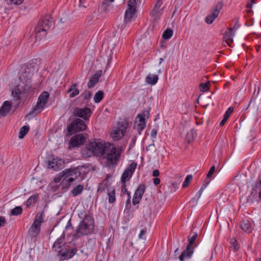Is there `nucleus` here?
Returning <instances> with one entry per match:
<instances>
[{
    "label": "nucleus",
    "instance_id": "a19ab883",
    "mask_svg": "<svg viewBox=\"0 0 261 261\" xmlns=\"http://www.w3.org/2000/svg\"><path fill=\"white\" fill-rule=\"evenodd\" d=\"M21 92V91L20 90V89L19 88V87L16 86L15 87L14 90H13L12 92V94L14 97L16 98L17 99H19L20 98V95Z\"/></svg>",
    "mask_w": 261,
    "mask_h": 261
},
{
    "label": "nucleus",
    "instance_id": "864d4df0",
    "mask_svg": "<svg viewBox=\"0 0 261 261\" xmlns=\"http://www.w3.org/2000/svg\"><path fill=\"white\" fill-rule=\"evenodd\" d=\"M80 93L79 90L76 88V87L75 88V89H73V91L69 94V97L70 98H73L77 95Z\"/></svg>",
    "mask_w": 261,
    "mask_h": 261
},
{
    "label": "nucleus",
    "instance_id": "13d9d810",
    "mask_svg": "<svg viewBox=\"0 0 261 261\" xmlns=\"http://www.w3.org/2000/svg\"><path fill=\"white\" fill-rule=\"evenodd\" d=\"M6 223V219L4 217L0 216V227H3Z\"/></svg>",
    "mask_w": 261,
    "mask_h": 261
},
{
    "label": "nucleus",
    "instance_id": "49530a36",
    "mask_svg": "<svg viewBox=\"0 0 261 261\" xmlns=\"http://www.w3.org/2000/svg\"><path fill=\"white\" fill-rule=\"evenodd\" d=\"M137 167V163L135 162L132 163L125 169L127 171L129 172L131 174H133Z\"/></svg>",
    "mask_w": 261,
    "mask_h": 261
},
{
    "label": "nucleus",
    "instance_id": "dca6fc26",
    "mask_svg": "<svg viewBox=\"0 0 261 261\" xmlns=\"http://www.w3.org/2000/svg\"><path fill=\"white\" fill-rule=\"evenodd\" d=\"M41 226L33 223L30 228L28 233L32 238H36L40 233Z\"/></svg>",
    "mask_w": 261,
    "mask_h": 261
},
{
    "label": "nucleus",
    "instance_id": "cd10ccee",
    "mask_svg": "<svg viewBox=\"0 0 261 261\" xmlns=\"http://www.w3.org/2000/svg\"><path fill=\"white\" fill-rule=\"evenodd\" d=\"M29 130V127L27 125H24L20 128L18 135L19 139H21L24 138L25 135L28 133Z\"/></svg>",
    "mask_w": 261,
    "mask_h": 261
},
{
    "label": "nucleus",
    "instance_id": "b1692460",
    "mask_svg": "<svg viewBox=\"0 0 261 261\" xmlns=\"http://www.w3.org/2000/svg\"><path fill=\"white\" fill-rule=\"evenodd\" d=\"M84 188L83 185L79 184L74 187L71 191V193L73 197H76L81 194Z\"/></svg>",
    "mask_w": 261,
    "mask_h": 261
},
{
    "label": "nucleus",
    "instance_id": "a18cd8bd",
    "mask_svg": "<svg viewBox=\"0 0 261 261\" xmlns=\"http://www.w3.org/2000/svg\"><path fill=\"white\" fill-rule=\"evenodd\" d=\"M108 187V184L107 183H104V182L100 184L98 187L97 192L102 193L107 189Z\"/></svg>",
    "mask_w": 261,
    "mask_h": 261
},
{
    "label": "nucleus",
    "instance_id": "a878e982",
    "mask_svg": "<svg viewBox=\"0 0 261 261\" xmlns=\"http://www.w3.org/2000/svg\"><path fill=\"white\" fill-rule=\"evenodd\" d=\"M21 83L23 85L21 86V90L22 92L27 93H28L32 87V82L31 81H27L26 82H21Z\"/></svg>",
    "mask_w": 261,
    "mask_h": 261
},
{
    "label": "nucleus",
    "instance_id": "20e7f679",
    "mask_svg": "<svg viewBox=\"0 0 261 261\" xmlns=\"http://www.w3.org/2000/svg\"><path fill=\"white\" fill-rule=\"evenodd\" d=\"M49 94L48 92H43L39 96L37 104L32 108V110L29 113L28 116H35L38 113H40L44 106L47 103V100L49 97Z\"/></svg>",
    "mask_w": 261,
    "mask_h": 261
},
{
    "label": "nucleus",
    "instance_id": "4be33fe9",
    "mask_svg": "<svg viewBox=\"0 0 261 261\" xmlns=\"http://www.w3.org/2000/svg\"><path fill=\"white\" fill-rule=\"evenodd\" d=\"M164 7L162 8H153V10L150 12V15L153 18V21H156L160 18V16L163 12Z\"/></svg>",
    "mask_w": 261,
    "mask_h": 261
},
{
    "label": "nucleus",
    "instance_id": "3c124183",
    "mask_svg": "<svg viewBox=\"0 0 261 261\" xmlns=\"http://www.w3.org/2000/svg\"><path fill=\"white\" fill-rule=\"evenodd\" d=\"M136 0H129L127 2L128 8L136 9Z\"/></svg>",
    "mask_w": 261,
    "mask_h": 261
},
{
    "label": "nucleus",
    "instance_id": "c03bdc74",
    "mask_svg": "<svg viewBox=\"0 0 261 261\" xmlns=\"http://www.w3.org/2000/svg\"><path fill=\"white\" fill-rule=\"evenodd\" d=\"M192 178H193V176L192 175H188L186 176V177L182 184V187L186 188L187 187H188L189 184H190V182L192 180Z\"/></svg>",
    "mask_w": 261,
    "mask_h": 261
},
{
    "label": "nucleus",
    "instance_id": "5701e85b",
    "mask_svg": "<svg viewBox=\"0 0 261 261\" xmlns=\"http://www.w3.org/2000/svg\"><path fill=\"white\" fill-rule=\"evenodd\" d=\"M233 110H234V109L232 107H229L227 110V111L225 112V113L224 115L223 119L222 120V121H221V122L220 123V125L221 126H222L225 124V123L227 121V119L229 117L230 115L233 112Z\"/></svg>",
    "mask_w": 261,
    "mask_h": 261
},
{
    "label": "nucleus",
    "instance_id": "6ab92c4d",
    "mask_svg": "<svg viewBox=\"0 0 261 261\" xmlns=\"http://www.w3.org/2000/svg\"><path fill=\"white\" fill-rule=\"evenodd\" d=\"M11 104L9 101H5L0 108V115L5 116L10 111Z\"/></svg>",
    "mask_w": 261,
    "mask_h": 261
},
{
    "label": "nucleus",
    "instance_id": "f257e3e1",
    "mask_svg": "<svg viewBox=\"0 0 261 261\" xmlns=\"http://www.w3.org/2000/svg\"><path fill=\"white\" fill-rule=\"evenodd\" d=\"M86 148L96 156L106 159V166L109 168L117 165L121 153V150L117 148L114 144L100 140L89 142L86 145Z\"/></svg>",
    "mask_w": 261,
    "mask_h": 261
},
{
    "label": "nucleus",
    "instance_id": "c9c22d12",
    "mask_svg": "<svg viewBox=\"0 0 261 261\" xmlns=\"http://www.w3.org/2000/svg\"><path fill=\"white\" fill-rule=\"evenodd\" d=\"M65 238V233L64 231L63 234L61 236L60 238H58L57 241L54 243L53 245V247H57L58 248H61V244L63 243V240Z\"/></svg>",
    "mask_w": 261,
    "mask_h": 261
},
{
    "label": "nucleus",
    "instance_id": "69168bd1",
    "mask_svg": "<svg viewBox=\"0 0 261 261\" xmlns=\"http://www.w3.org/2000/svg\"><path fill=\"white\" fill-rule=\"evenodd\" d=\"M23 0H11V2L12 3L15 4V5H20L22 2Z\"/></svg>",
    "mask_w": 261,
    "mask_h": 261
},
{
    "label": "nucleus",
    "instance_id": "5fc2aeb1",
    "mask_svg": "<svg viewBox=\"0 0 261 261\" xmlns=\"http://www.w3.org/2000/svg\"><path fill=\"white\" fill-rule=\"evenodd\" d=\"M215 171V166H213L211 168L210 170H209V171L207 174L206 178H210L213 175V174H214Z\"/></svg>",
    "mask_w": 261,
    "mask_h": 261
},
{
    "label": "nucleus",
    "instance_id": "7ed1b4c3",
    "mask_svg": "<svg viewBox=\"0 0 261 261\" xmlns=\"http://www.w3.org/2000/svg\"><path fill=\"white\" fill-rule=\"evenodd\" d=\"M51 24L52 21L50 19L49 16H46L37 23L35 29L36 40H41L45 37L47 31L49 29Z\"/></svg>",
    "mask_w": 261,
    "mask_h": 261
},
{
    "label": "nucleus",
    "instance_id": "0eeeda50",
    "mask_svg": "<svg viewBox=\"0 0 261 261\" xmlns=\"http://www.w3.org/2000/svg\"><path fill=\"white\" fill-rule=\"evenodd\" d=\"M223 4L221 2H218L212 10V13L205 18V22L207 24H211L218 16L220 10L222 9Z\"/></svg>",
    "mask_w": 261,
    "mask_h": 261
},
{
    "label": "nucleus",
    "instance_id": "f704fd0d",
    "mask_svg": "<svg viewBox=\"0 0 261 261\" xmlns=\"http://www.w3.org/2000/svg\"><path fill=\"white\" fill-rule=\"evenodd\" d=\"M173 35V31L172 29L169 28L167 29L164 32L162 35V37L163 39L168 40L171 38Z\"/></svg>",
    "mask_w": 261,
    "mask_h": 261
},
{
    "label": "nucleus",
    "instance_id": "bf43d9fd",
    "mask_svg": "<svg viewBox=\"0 0 261 261\" xmlns=\"http://www.w3.org/2000/svg\"><path fill=\"white\" fill-rule=\"evenodd\" d=\"M158 130L156 129H152L151 131L150 135L153 138H155L157 135Z\"/></svg>",
    "mask_w": 261,
    "mask_h": 261
},
{
    "label": "nucleus",
    "instance_id": "37998d69",
    "mask_svg": "<svg viewBox=\"0 0 261 261\" xmlns=\"http://www.w3.org/2000/svg\"><path fill=\"white\" fill-rule=\"evenodd\" d=\"M81 96H83L84 100H86V102H88L91 97L92 93L89 91L85 90L82 94Z\"/></svg>",
    "mask_w": 261,
    "mask_h": 261
},
{
    "label": "nucleus",
    "instance_id": "8fccbe9b",
    "mask_svg": "<svg viewBox=\"0 0 261 261\" xmlns=\"http://www.w3.org/2000/svg\"><path fill=\"white\" fill-rule=\"evenodd\" d=\"M210 180L208 181H205V183L203 184L202 187H201L200 189L198 192V198H199L200 195H201L202 192L203 191L204 189L206 188L207 185L209 184Z\"/></svg>",
    "mask_w": 261,
    "mask_h": 261
},
{
    "label": "nucleus",
    "instance_id": "6e6d98bb",
    "mask_svg": "<svg viewBox=\"0 0 261 261\" xmlns=\"http://www.w3.org/2000/svg\"><path fill=\"white\" fill-rule=\"evenodd\" d=\"M78 86V84L77 83H73L71 85L70 88L67 90V92L68 93H71L73 89H75V87H76Z\"/></svg>",
    "mask_w": 261,
    "mask_h": 261
},
{
    "label": "nucleus",
    "instance_id": "338daca9",
    "mask_svg": "<svg viewBox=\"0 0 261 261\" xmlns=\"http://www.w3.org/2000/svg\"><path fill=\"white\" fill-rule=\"evenodd\" d=\"M160 175V171L159 170H154L152 172V176L154 177H158Z\"/></svg>",
    "mask_w": 261,
    "mask_h": 261
},
{
    "label": "nucleus",
    "instance_id": "423d86ee",
    "mask_svg": "<svg viewBox=\"0 0 261 261\" xmlns=\"http://www.w3.org/2000/svg\"><path fill=\"white\" fill-rule=\"evenodd\" d=\"M86 141V137L81 134H76L72 136L68 143L69 150H72L74 148L79 147L83 145Z\"/></svg>",
    "mask_w": 261,
    "mask_h": 261
},
{
    "label": "nucleus",
    "instance_id": "ddd939ff",
    "mask_svg": "<svg viewBox=\"0 0 261 261\" xmlns=\"http://www.w3.org/2000/svg\"><path fill=\"white\" fill-rule=\"evenodd\" d=\"M77 249L76 248L66 250H63L59 251V254L63 259H68L71 258L77 252Z\"/></svg>",
    "mask_w": 261,
    "mask_h": 261
},
{
    "label": "nucleus",
    "instance_id": "72a5a7b5",
    "mask_svg": "<svg viewBox=\"0 0 261 261\" xmlns=\"http://www.w3.org/2000/svg\"><path fill=\"white\" fill-rule=\"evenodd\" d=\"M103 92L102 91L99 90L97 92L94 96V100L95 102H100L103 97Z\"/></svg>",
    "mask_w": 261,
    "mask_h": 261
},
{
    "label": "nucleus",
    "instance_id": "de8ad7c7",
    "mask_svg": "<svg viewBox=\"0 0 261 261\" xmlns=\"http://www.w3.org/2000/svg\"><path fill=\"white\" fill-rule=\"evenodd\" d=\"M230 247L233 249L234 250H238L239 249V246L238 244V242L235 239H231L230 241Z\"/></svg>",
    "mask_w": 261,
    "mask_h": 261
},
{
    "label": "nucleus",
    "instance_id": "c85d7f7f",
    "mask_svg": "<svg viewBox=\"0 0 261 261\" xmlns=\"http://www.w3.org/2000/svg\"><path fill=\"white\" fill-rule=\"evenodd\" d=\"M139 121L140 123L137 125V129L139 134H140L141 132L145 128L146 122V120L142 117L139 119Z\"/></svg>",
    "mask_w": 261,
    "mask_h": 261
},
{
    "label": "nucleus",
    "instance_id": "6e6552de",
    "mask_svg": "<svg viewBox=\"0 0 261 261\" xmlns=\"http://www.w3.org/2000/svg\"><path fill=\"white\" fill-rule=\"evenodd\" d=\"M261 190V171L259 172L258 177L253 186L252 192L248 198V201L253 202L255 199L257 198V191Z\"/></svg>",
    "mask_w": 261,
    "mask_h": 261
},
{
    "label": "nucleus",
    "instance_id": "4c0bfd02",
    "mask_svg": "<svg viewBox=\"0 0 261 261\" xmlns=\"http://www.w3.org/2000/svg\"><path fill=\"white\" fill-rule=\"evenodd\" d=\"M22 212V208L21 206H18L14 207L11 211V214L12 216H18Z\"/></svg>",
    "mask_w": 261,
    "mask_h": 261
},
{
    "label": "nucleus",
    "instance_id": "412c9836",
    "mask_svg": "<svg viewBox=\"0 0 261 261\" xmlns=\"http://www.w3.org/2000/svg\"><path fill=\"white\" fill-rule=\"evenodd\" d=\"M135 13L136 9L127 8L125 13L124 21L126 23L130 22Z\"/></svg>",
    "mask_w": 261,
    "mask_h": 261
},
{
    "label": "nucleus",
    "instance_id": "7c9ffc66",
    "mask_svg": "<svg viewBox=\"0 0 261 261\" xmlns=\"http://www.w3.org/2000/svg\"><path fill=\"white\" fill-rule=\"evenodd\" d=\"M241 226L244 231H249L251 225L248 220H243L241 222Z\"/></svg>",
    "mask_w": 261,
    "mask_h": 261
},
{
    "label": "nucleus",
    "instance_id": "e433bc0d",
    "mask_svg": "<svg viewBox=\"0 0 261 261\" xmlns=\"http://www.w3.org/2000/svg\"><path fill=\"white\" fill-rule=\"evenodd\" d=\"M195 130L193 129L190 130L187 133L186 139L188 143L191 142L194 138Z\"/></svg>",
    "mask_w": 261,
    "mask_h": 261
},
{
    "label": "nucleus",
    "instance_id": "603ef678",
    "mask_svg": "<svg viewBox=\"0 0 261 261\" xmlns=\"http://www.w3.org/2000/svg\"><path fill=\"white\" fill-rule=\"evenodd\" d=\"M120 132H117V129L115 130L112 134V138L114 140H118L120 139L121 138H118V137L120 135Z\"/></svg>",
    "mask_w": 261,
    "mask_h": 261
},
{
    "label": "nucleus",
    "instance_id": "f8f14e48",
    "mask_svg": "<svg viewBox=\"0 0 261 261\" xmlns=\"http://www.w3.org/2000/svg\"><path fill=\"white\" fill-rule=\"evenodd\" d=\"M102 71L101 70H99L91 77L88 83L87 86L89 88L91 89L94 87V86L98 82L99 79L102 75Z\"/></svg>",
    "mask_w": 261,
    "mask_h": 261
},
{
    "label": "nucleus",
    "instance_id": "79ce46f5",
    "mask_svg": "<svg viewBox=\"0 0 261 261\" xmlns=\"http://www.w3.org/2000/svg\"><path fill=\"white\" fill-rule=\"evenodd\" d=\"M114 0H104L102 3V7L105 11L109 10L110 7L111 6V4L114 2Z\"/></svg>",
    "mask_w": 261,
    "mask_h": 261
},
{
    "label": "nucleus",
    "instance_id": "58836bf2",
    "mask_svg": "<svg viewBox=\"0 0 261 261\" xmlns=\"http://www.w3.org/2000/svg\"><path fill=\"white\" fill-rule=\"evenodd\" d=\"M108 196H109V202L110 203H114L115 200V191L114 189H113L112 191H108Z\"/></svg>",
    "mask_w": 261,
    "mask_h": 261
},
{
    "label": "nucleus",
    "instance_id": "a211bd4d",
    "mask_svg": "<svg viewBox=\"0 0 261 261\" xmlns=\"http://www.w3.org/2000/svg\"><path fill=\"white\" fill-rule=\"evenodd\" d=\"M128 122L126 121L119 123L117 132H120V135L118 138H122L124 136L126 129L128 127Z\"/></svg>",
    "mask_w": 261,
    "mask_h": 261
},
{
    "label": "nucleus",
    "instance_id": "4d7b16f0",
    "mask_svg": "<svg viewBox=\"0 0 261 261\" xmlns=\"http://www.w3.org/2000/svg\"><path fill=\"white\" fill-rule=\"evenodd\" d=\"M254 3H252L251 1H250L249 3H248L247 5H246V7L247 8H248V9L247 10V13H251L252 11V10L251 9L252 7V5L253 4H254Z\"/></svg>",
    "mask_w": 261,
    "mask_h": 261
},
{
    "label": "nucleus",
    "instance_id": "2f4dec72",
    "mask_svg": "<svg viewBox=\"0 0 261 261\" xmlns=\"http://www.w3.org/2000/svg\"><path fill=\"white\" fill-rule=\"evenodd\" d=\"M132 174L127 170H125L121 177L122 183L126 182L132 177Z\"/></svg>",
    "mask_w": 261,
    "mask_h": 261
},
{
    "label": "nucleus",
    "instance_id": "e2e57ef3",
    "mask_svg": "<svg viewBox=\"0 0 261 261\" xmlns=\"http://www.w3.org/2000/svg\"><path fill=\"white\" fill-rule=\"evenodd\" d=\"M162 4H163L162 0H158L155 4L154 8H160Z\"/></svg>",
    "mask_w": 261,
    "mask_h": 261
},
{
    "label": "nucleus",
    "instance_id": "1a4fd4ad",
    "mask_svg": "<svg viewBox=\"0 0 261 261\" xmlns=\"http://www.w3.org/2000/svg\"><path fill=\"white\" fill-rule=\"evenodd\" d=\"M73 113L75 116L82 118L85 120H87L91 116L92 111L89 108L86 107L84 108H76L74 110Z\"/></svg>",
    "mask_w": 261,
    "mask_h": 261
},
{
    "label": "nucleus",
    "instance_id": "9d476101",
    "mask_svg": "<svg viewBox=\"0 0 261 261\" xmlns=\"http://www.w3.org/2000/svg\"><path fill=\"white\" fill-rule=\"evenodd\" d=\"M64 160L57 156L53 157L51 161L48 162V166L55 171H58L63 168Z\"/></svg>",
    "mask_w": 261,
    "mask_h": 261
},
{
    "label": "nucleus",
    "instance_id": "052dcab7",
    "mask_svg": "<svg viewBox=\"0 0 261 261\" xmlns=\"http://www.w3.org/2000/svg\"><path fill=\"white\" fill-rule=\"evenodd\" d=\"M136 140H137L136 137H134L132 139V141L129 144V149H131L132 147H133L134 146L136 141Z\"/></svg>",
    "mask_w": 261,
    "mask_h": 261
},
{
    "label": "nucleus",
    "instance_id": "f3484780",
    "mask_svg": "<svg viewBox=\"0 0 261 261\" xmlns=\"http://www.w3.org/2000/svg\"><path fill=\"white\" fill-rule=\"evenodd\" d=\"M193 253V248L187 245L186 249L183 251L179 257L180 261H184L186 257L190 258Z\"/></svg>",
    "mask_w": 261,
    "mask_h": 261
},
{
    "label": "nucleus",
    "instance_id": "393cba45",
    "mask_svg": "<svg viewBox=\"0 0 261 261\" xmlns=\"http://www.w3.org/2000/svg\"><path fill=\"white\" fill-rule=\"evenodd\" d=\"M43 212H39L37 213L35 216L34 221L33 223L41 226V223L44 221L43 219Z\"/></svg>",
    "mask_w": 261,
    "mask_h": 261
},
{
    "label": "nucleus",
    "instance_id": "2eb2a0df",
    "mask_svg": "<svg viewBox=\"0 0 261 261\" xmlns=\"http://www.w3.org/2000/svg\"><path fill=\"white\" fill-rule=\"evenodd\" d=\"M33 75V73L30 71L29 67H25L24 70L21 71L19 76V80L20 82H26L31 81V79Z\"/></svg>",
    "mask_w": 261,
    "mask_h": 261
},
{
    "label": "nucleus",
    "instance_id": "0e129e2a",
    "mask_svg": "<svg viewBox=\"0 0 261 261\" xmlns=\"http://www.w3.org/2000/svg\"><path fill=\"white\" fill-rule=\"evenodd\" d=\"M154 147H155V145L153 142L152 143L150 144V145H149L148 146H147L146 147V151H148L150 149L153 150L154 149Z\"/></svg>",
    "mask_w": 261,
    "mask_h": 261
},
{
    "label": "nucleus",
    "instance_id": "bb28decb",
    "mask_svg": "<svg viewBox=\"0 0 261 261\" xmlns=\"http://www.w3.org/2000/svg\"><path fill=\"white\" fill-rule=\"evenodd\" d=\"M157 75H148L146 78V82L151 85H155L158 81Z\"/></svg>",
    "mask_w": 261,
    "mask_h": 261
},
{
    "label": "nucleus",
    "instance_id": "4468645a",
    "mask_svg": "<svg viewBox=\"0 0 261 261\" xmlns=\"http://www.w3.org/2000/svg\"><path fill=\"white\" fill-rule=\"evenodd\" d=\"M61 177H64L66 178L69 176H75L76 177H77V174H80V171L79 170V169L77 168H75L73 169L68 168L64 170L63 171L61 172Z\"/></svg>",
    "mask_w": 261,
    "mask_h": 261
},
{
    "label": "nucleus",
    "instance_id": "09e8293b",
    "mask_svg": "<svg viewBox=\"0 0 261 261\" xmlns=\"http://www.w3.org/2000/svg\"><path fill=\"white\" fill-rule=\"evenodd\" d=\"M208 83H202L200 85V90L202 92H206L209 89Z\"/></svg>",
    "mask_w": 261,
    "mask_h": 261
},
{
    "label": "nucleus",
    "instance_id": "ea45409f",
    "mask_svg": "<svg viewBox=\"0 0 261 261\" xmlns=\"http://www.w3.org/2000/svg\"><path fill=\"white\" fill-rule=\"evenodd\" d=\"M38 199V195H34L31 196L27 201V205L28 206L31 205L32 204L35 203Z\"/></svg>",
    "mask_w": 261,
    "mask_h": 261
},
{
    "label": "nucleus",
    "instance_id": "680f3d73",
    "mask_svg": "<svg viewBox=\"0 0 261 261\" xmlns=\"http://www.w3.org/2000/svg\"><path fill=\"white\" fill-rule=\"evenodd\" d=\"M121 191L124 194L126 193L127 194V192L128 191L126 189V186L125 182L122 183Z\"/></svg>",
    "mask_w": 261,
    "mask_h": 261
},
{
    "label": "nucleus",
    "instance_id": "9b49d317",
    "mask_svg": "<svg viewBox=\"0 0 261 261\" xmlns=\"http://www.w3.org/2000/svg\"><path fill=\"white\" fill-rule=\"evenodd\" d=\"M146 187L145 185H140L137 189H136L133 198V204L135 205L138 204L142 199V196L145 191Z\"/></svg>",
    "mask_w": 261,
    "mask_h": 261
},
{
    "label": "nucleus",
    "instance_id": "473e14b6",
    "mask_svg": "<svg viewBox=\"0 0 261 261\" xmlns=\"http://www.w3.org/2000/svg\"><path fill=\"white\" fill-rule=\"evenodd\" d=\"M151 110V108L150 107H148L147 109L146 110L143 111L141 114H139L137 115V118H139L140 119L141 117L144 118L145 120V119H148L149 117V114H150V111Z\"/></svg>",
    "mask_w": 261,
    "mask_h": 261
},
{
    "label": "nucleus",
    "instance_id": "aec40b11",
    "mask_svg": "<svg viewBox=\"0 0 261 261\" xmlns=\"http://www.w3.org/2000/svg\"><path fill=\"white\" fill-rule=\"evenodd\" d=\"M232 29H233L230 28L228 31H226L223 36V38L225 40L229 46H230V43L233 42V37L234 36V33L232 31Z\"/></svg>",
    "mask_w": 261,
    "mask_h": 261
},
{
    "label": "nucleus",
    "instance_id": "c756f323",
    "mask_svg": "<svg viewBox=\"0 0 261 261\" xmlns=\"http://www.w3.org/2000/svg\"><path fill=\"white\" fill-rule=\"evenodd\" d=\"M191 234H192V236H190L188 238L189 243L188 244V246L192 247L194 245L197 238L198 237V234L196 232H191Z\"/></svg>",
    "mask_w": 261,
    "mask_h": 261
},
{
    "label": "nucleus",
    "instance_id": "39448f33",
    "mask_svg": "<svg viewBox=\"0 0 261 261\" xmlns=\"http://www.w3.org/2000/svg\"><path fill=\"white\" fill-rule=\"evenodd\" d=\"M87 128L85 122L80 118H76L67 126V136H71L73 134L84 130Z\"/></svg>",
    "mask_w": 261,
    "mask_h": 261
},
{
    "label": "nucleus",
    "instance_id": "774afa93",
    "mask_svg": "<svg viewBox=\"0 0 261 261\" xmlns=\"http://www.w3.org/2000/svg\"><path fill=\"white\" fill-rule=\"evenodd\" d=\"M160 179L157 177L153 179V182L155 185H158L160 183Z\"/></svg>",
    "mask_w": 261,
    "mask_h": 261
},
{
    "label": "nucleus",
    "instance_id": "f03ea898",
    "mask_svg": "<svg viewBox=\"0 0 261 261\" xmlns=\"http://www.w3.org/2000/svg\"><path fill=\"white\" fill-rule=\"evenodd\" d=\"M94 229V220L90 215H86L80 222L73 236L80 238L91 234Z\"/></svg>",
    "mask_w": 261,
    "mask_h": 261
}]
</instances>
